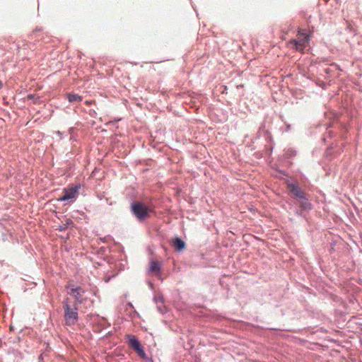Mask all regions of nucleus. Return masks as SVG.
<instances>
[{"label": "nucleus", "instance_id": "obj_1", "mask_svg": "<svg viewBox=\"0 0 362 362\" xmlns=\"http://www.w3.org/2000/svg\"><path fill=\"white\" fill-rule=\"evenodd\" d=\"M310 41V37L305 30H299L298 38L292 40L290 43L293 44L295 49L299 52H303Z\"/></svg>", "mask_w": 362, "mask_h": 362}, {"label": "nucleus", "instance_id": "obj_2", "mask_svg": "<svg viewBox=\"0 0 362 362\" xmlns=\"http://www.w3.org/2000/svg\"><path fill=\"white\" fill-rule=\"evenodd\" d=\"M64 310V320L66 325L71 326L76 324L78 319V308L76 305L74 307L65 305Z\"/></svg>", "mask_w": 362, "mask_h": 362}, {"label": "nucleus", "instance_id": "obj_3", "mask_svg": "<svg viewBox=\"0 0 362 362\" xmlns=\"http://www.w3.org/2000/svg\"><path fill=\"white\" fill-rule=\"evenodd\" d=\"M131 211L139 221L144 220L148 215V207L141 202H134L131 204Z\"/></svg>", "mask_w": 362, "mask_h": 362}, {"label": "nucleus", "instance_id": "obj_4", "mask_svg": "<svg viewBox=\"0 0 362 362\" xmlns=\"http://www.w3.org/2000/svg\"><path fill=\"white\" fill-rule=\"evenodd\" d=\"M66 288L68 289V294L74 298L78 303L81 304L83 303V294L85 293V291L81 286L69 283Z\"/></svg>", "mask_w": 362, "mask_h": 362}, {"label": "nucleus", "instance_id": "obj_5", "mask_svg": "<svg viewBox=\"0 0 362 362\" xmlns=\"http://www.w3.org/2000/svg\"><path fill=\"white\" fill-rule=\"evenodd\" d=\"M81 188L80 185H74L71 187L64 188L63 190L62 196L59 199L60 201H74L78 194V190Z\"/></svg>", "mask_w": 362, "mask_h": 362}, {"label": "nucleus", "instance_id": "obj_6", "mask_svg": "<svg viewBox=\"0 0 362 362\" xmlns=\"http://www.w3.org/2000/svg\"><path fill=\"white\" fill-rule=\"evenodd\" d=\"M153 301L157 305V310L160 314L163 315L167 313V308L164 305V298L161 293H156Z\"/></svg>", "mask_w": 362, "mask_h": 362}, {"label": "nucleus", "instance_id": "obj_7", "mask_svg": "<svg viewBox=\"0 0 362 362\" xmlns=\"http://www.w3.org/2000/svg\"><path fill=\"white\" fill-rule=\"evenodd\" d=\"M288 188L296 197H298L300 199H305V193L300 189L297 184L290 183L288 185Z\"/></svg>", "mask_w": 362, "mask_h": 362}, {"label": "nucleus", "instance_id": "obj_8", "mask_svg": "<svg viewBox=\"0 0 362 362\" xmlns=\"http://www.w3.org/2000/svg\"><path fill=\"white\" fill-rule=\"evenodd\" d=\"M161 263L158 261L152 260L149 262L148 272L154 274L156 276H160Z\"/></svg>", "mask_w": 362, "mask_h": 362}, {"label": "nucleus", "instance_id": "obj_9", "mask_svg": "<svg viewBox=\"0 0 362 362\" xmlns=\"http://www.w3.org/2000/svg\"><path fill=\"white\" fill-rule=\"evenodd\" d=\"M173 245L177 250L181 251L185 248V243L181 238H175L173 240Z\"/></svg>", "mask_w": 362, "mask_h": 362}, {"label": "nucleus", "instance_id": "obj_10", "mask_svg": "<svg viewBox=\"0 0 362 362\" xmlns=\"http://www.w3.org/2000/svg\"><path fill=\"white\" fill-rule=\"evenodd\" d=\"M73 221L71 218H66L64 223H62L59 226V230L60 231H64L66 230L70 226L73 225Z\"/></svg>", "mask_w": 362, "mask_h": 362}, {"label": "nucleus", "instance_id": "obj_11", "mask_svg": "<svg viewBox=\"0 0 362 362\" xmlns=\"http://www.w3.org/2000/svg\"><path fill=\"white\" fill-rule=\"evenodd\" d=\"M299 206L303 210H310L312 208L311 204L308 202L306 198L305 199H300L299 202Z\"/></svg>", "mask_w": 362, "mask_h": 362}, {"label": "nucleus", "instance_id": "obj_12", "mask_svg": "<svg viewBox=\"0 0 362 362\" xmlns=\"http://www.w3.org/2000/svg\"><path fill=\"white\" fill-rule=\"evenodd\" d=\"M67 99L70 103L79 102L82 100V97L78 94L69 93L67 95Z\"/></svg>", "mask_w": 362, "mask_h": 362}, {"label": "nucleus", "instance_id": "obj_13", "mask_svg": "<svg viewBox=\"0 0 362 362\" xmlns=\"http://www.w3.org/2000/svg\"><path fill=\"white\" fill-rule=\"evenodd\" d=\"M129 344L131 346V347L134 350L137 349L139 347L141 346L139 341L134 337L129 339Z\"/></svg>", "mask_w": 362, "mask_h": 362}, {"label": "nucleus", "instance_id": "obj_14", "mask_svg": "<svg viewBox=\"0 0 362 362\" xmlns=\"http://www.w3.org/2000/svg\"><path fill=\"white\" fill-rule=\"evenodd\" d=\"M136 351V353L138 354V355L141 357L142 358H146V354L144 350V349L142 348V346H141L140 347H139L137 349L135 350Z\"/></svg>", "mask_w": 362, "mask_h": 362}, {"label": "nucleus", "instance_id": "obj_15", "mask_svg": "<svg viewBox=\"0 0 362 362\" xmlns=\"http://www.w3.org/2000/svg\"><path fill=\"white\" fill-rule=\"evenodd\" d=\"M296 154L295 151L293 150H288L286 153V156L287 158H290Z\"/></svg>", "mask_w": 362, "mask_h": 362}, {"label": "nucleus", "instance_id": "obj_16", "mask_svg": "<svg viewBox=\"0 0 362 362\" xmlns=\"http://www.w3.org/2000/svg\"><path fill=\"white\" fill-rule=\"evenodd\" d=\"M69 303H70V300L69 298H66L63 301V308L65 309V305H66L67 306H71L69 305Z\"/></svg>", "mask_w": 362, "mask_h": 362}, {"label": "nucleus", "instance_id": "obj_17", "mask_svg": "<svg viewBox=\"0 0 362 362\" xmlns=\"http://www.w3.org/2000/svg\"><path fill=\"white\" fill-rule=\"evenodd\" d=\"M28 98H30V99H32L33 98V95L32 94H29L28 95Z\"/></svg>", "mask_w": 362, "mask_h": 362}, {"label": "nucleus", "instance_id": "obj_18", "mask_svg": "<svg viewBox=\"0 0 362 362\" xmlns=\"http://www.w3.org/2000/svg\"><path fill=\"white\" fill-rule=\"evenodd\" d=\"M10 329L11 330H13V326L12 325H10Z\"/></svg>", "mask_w": 362, "mask_h": 362}, {"label": "nucleus", "instance_id": "obj_19", "mask_svg": "<svg viewBox=\"0 0 362 362\" xmlns=\"http://www.w3.org/2000/svg\"><path fill=\"white\" fill-rule=\"evenodd\" d=\"M2 86V82L0 81V88Z\"/></svg>", "mask_w": 362, "mask_h": 362}, {"label": "nucleus", "instance_id": "obj_20", "mask_svg": "<svg viewBox=\"0 0 362 362\" xmlns=\"http://www.w3.org/2000/svg\"><path fill=\"white\" fill-rule=\"evenodd\" d=\"M101 320H103L104 322L105 321V318H102Z\"/></svg>", "mask_w": 362, "mask_h": 362}]
</instances>
